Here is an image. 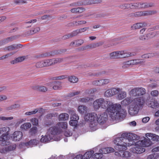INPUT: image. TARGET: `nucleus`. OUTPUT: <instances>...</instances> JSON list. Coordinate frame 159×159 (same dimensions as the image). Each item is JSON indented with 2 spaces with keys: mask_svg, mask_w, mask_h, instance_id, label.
Returning a JSON list of instances; mask_svg holds the SVG:
<instances>
[{
  "mask_svg": "<svg viewBox=\"0 0 159 159\" xmlns=\"http://www.w3.org/2000/svg\"><path fill=\"white\" fill-rule=\"evenodd\" d=\"M149 106L152 108H155L158 107L159 104L157 101L154 100L151 102L149 104Z\"/></svg>",
  "mask_w": 159,
  "mask_h": 159,
  "instance_id": "obj_48",
  "label": "nucleus"
},
{
  "mask_svg": "<svg viewBox=\"0 0 159 159\" xmlns=\"http://www.w3.org/2000/svg\"><path fill=\"white\" fill-rule=\"evenodd\" d=\"M147 138H144L143 140L142 141H139L137 142L136 144L139 146H143L146 147L149 146L152 144V143L150 140L151 139L150 137L148 136Z\"/></svg>",
  "mask_w": 159,
  "mask_h": 159,
  "instance_id": "obj_5",
  "label": "nucleus"
},
{
  "mask_svg": "<svg viewBox=\"0 0 159 159\" xmlns=\"http://www.w3.org/2000/svg\"><path fill=\"white\" fill-rule=\"evenodd\" d=\"M78 121L77 120L74 119H71L69 121V124L72 126H76L77 125Z\"/></svg>",
  "mask_w": 159,
  "mask_h": 159,
  "instance_id": "obj_58",
  "label": "nucleus"
},
{
  "mask_svg": "<svg viewBox=\"0 0 159 159\" xmlns=\"http://www.w3.org/2000/svg\"><path fill=\"white\" fill-rule=\"evenodd\" d=\"M79 32L78 30V29L73 31L71 33H70V36L71 38L76 36L77 35V34H79Z\"/></svg>",
  "mask_w": 159,
  "mask_h": 159,
  "instance_id": "obj_64",
  "label": "nucleus"
},
{
  "mask_svg": "<svg viewBox=\"0 0 159 159\" xmlns=\"http://www.w3.org/2000/svg\"><path fill=\"white\" fill-rule=\"evenodd\" d=\"M140 2L133 3L129 4V7L131 9H136L140 8Z\"/></svg>",
  "mask_w": 159,
  "mask_h": 159,
  "instance_id": "obj_34",
  "label": "nucleus"
},
{
  "mask_svg": "<svg viewBox=\"0 0 159 159\" xmlns=\"http://www.w3.org/2000/svg\"><path fill=\"white\" fill-rule=\"evenodd\" d=\"M150 137L151 139L154 141H159V136L154 134H152L151 133H147L146 134V137Z\"/></svg>",
  "mask_w": 159,
  "mask_h": 159,
  "instance_id": "obj_23",
  "label": "nucleus"
},
{
  "mask_svg": "<svg viewBox=\"0 0 159 159\" xmlns=\"http://www.w3.org/2000/svg\"><path fill=\"white\" fill-rule=\"evenodd\" d=\"M122 137L117 138L114 140V143L116 145L125 144V140Z\"/></svg>",
  "mask_w": 159,
  "mask_h": 159,
  "instance_id": "obj_31",
  "label": "nucleus"
},
{
  "mask_svg": "<svg viewBox=\"0 0 159 159\" xmlns=\"http://www.w3.org/2000/svg\"><path fill=\"white\" fill-rule=\"evenodd\" d=\"M129 139L130 140L133 141H134V140H137L140 138V137L139 136L134 134L130 133V135H129Z\"/></svg>",
  "mask_w": 159,
  "mask_h": 159,
  "instance_id": "obj_40",
  "label": "nucleus"
},
{
  "mask_svg": "<svg viewBox=\"0 0 159 159\" xmlns=\"http://www.w3.org/2000/svg\"><path fill=\"white\" fill-rule=\"evenodd\" d=\"M37 132V127L36 126L33 127L30 130V133L31 135H35Z\"/></svg>",
  "mask_w": 159,
  "mask_h": 159,
  "instance_id": "obj_50",
  "label": "nucleus"
},
{
  "mask_svg": "<svg viewBox=\"0 0 159 159\" xmlns=\"http://www.w3.org/2000/svg\"><path fill=\"white\" fill-rule=\"evenodd\" d=\"M93 105L95 110L98 109L100 107L107 109L110 113V116L113 120H121L125 117L126 111L121 108V106L120 104H113L110 101L100 98L94 101Z\"/></svg>",
  "mask_w": 159,
  "mask_h": 159,
  "instance_id": "obj_1",
  "label": "nucleus"
},
{
  "mask_svg": "<svg viewBox=\"0 0 159 159\" xmlns=\"http://www.w3.org/2000/svg\"><path fill=\"white\" fill-rule=\"evenodd\" d=\"M134 153L141 154L145 151V149L142 147H135L133 149Z\"/></svg>",
  "mask_w": 159,
  "mask_h": 159,
  "instance_id": "obj_29",
  "label": "nucleus"
},
{
  "mask_svg": "<svg viewBox=\"0 0 159 159\" xmlns=\"http://www.w3.org/2000/svg\"><path fill=\"white\" fill-rule=\"evenodd\" d=\"M59 120H66L68 119L69 115L67 114L63 113L60 114L59 116Z\"/></svg>",
  "mask_w": 159,
  "mask_h": 159,
  "instance_id": "obj_30",
  "label": "nucleus"
},
{
  "mask_svg": "<svg viewBox=\"0 0 159 159\" xmlns=\"http://www.w3.org/2000/svg\"><path fill=\"white\" fill-rule=\"evenodd\" d=\"M92 158L93 159H101L103 157L102 154L100 152V153H96L94 155L92 156Z\"/></svg>",
  "mask_w": 159,
  "mask_h": 159,
  "instance_id": "obj_47",
  "label": "nucleus"
},
{
  "mask_svg": "<svg viewBox=\"0 0 159 159\" xmlns=\"http://www.w3.org/2000/svg\"><path fill=\"white\" fill-rule=\"evenodd\" d=\"M115 148L116 150H118L120 152V151H125L127 149V148L125 144H120L116 145L115 146Z\"/></svg>",
  "mask_w": 159,
  "mask_h": 159,
  "instance_id": "obj_24",
  "label": "nucleus"
},
{
  "mask_svg": "<svg viewBox=\"0 0 159 159\" xmlns=\"http://www.w3.org/2000/svg\"><path fill=\"white\" fill-rule=\"evenodd\" d=\"M9 128L8 127H4L0 128V130L2 133L3 134H5L6 132H7L8 133Z\"/></svg>",
  "mask_w": 159,
  "mask_h": 159,
  "instance_id": "obj_60",
  "label": "nucleus"
},
{
  "mask_svg": "<svg viewBox=\"0 0 159 159\" xmlns=\"http://www.w3.org/2000/svg\"><path fill=\"white\" fill-rule=\"evenodd\" d=\"M139 108L137 106H131L129 108V113L131 116H135L138 113Z\"/></svg>",
  "mask_w": 159,
  "mask_h": 159,
  "instance_id": "obj_15",
  "label": "nucleus"
},
{
  "mask_svg": "<svg viewBox=\"0 0 159 159\" xmlns=\"http://www.w3.org/2000/svg\"><path fill=\"white\" fill-rule=\"evenodd\" d=\"M134 101L135 102V106H137L139 108L141 107L144 103V102L142 98L139 97L135 98Z\"/></svg>",
  "mask_w": 159,
  "mask_h": 159,
  "instance_id": "obj_18",
  "label": "nucleus"
},
{
  "mask_svg": "<svg viewBox=\"0 0 159 159\" xmlns=\"http://www.w3.org/2000/svg\"><path fill=\"white\" fill-rule=\"evenodd\" d=\"M132 101L133 100L132 99L130 98H127L121 101V104L122 105L125 106L130 104Z\"/></svg>",
  "mask_w": 159,
  "mask_h": 159,
  "instance_id": "obj_38",
  "label": "nucleus"
},
{
  "mask_svg": "<svg viewBox=\"0 0 159 159\" xmlns=\"http://www.w3.org/2000/svg\"><path fill=\"white\" fill-rule=\"evenodd\" d=\"M67 51L66 49H57L53 51L50 52V53H45V56H48L51 55H54L58 54H61Z\"/></svg>",
  "mask_w": 159,
  "mask_h": 159,
  "instance_id": "obj_14",
  "label": "nucleus"
},
{
  "mask_svg": "<svg viewBox=\"0 0 159 159\" xmlns=\"http://www.w3.org/2000/svg\"><path fill=\"white\" fill-rule=\"evenodd\" d=\"M159 157L158 154L157 153H154L150 154L147 156V159H157Z\"/></svg>",
  "mask_w": 159,
  "mask_h": 159,
  "instance_id": "obj_46",
  "label": "nucleus"
},
{
  "mask_svg": "<svg viewBox=\"0 0 159 159\" xmlns=\"http://www.w3.org/2000/svg\"><path fill=\"white\" fill-rule=\"evenodd\" d=\"M134 61L133 60L129 61H127L124 63V66H123V68H125V66L127 67L126 66L127 65H134Z\"/></svg>",
  "mask_w": 159,
  "mask_h": 159,
  "instance_id": "obj_61",
  "label": "nucleus"
},
{
  "mask_svg": "<svg viewBox=\"0 0 159 159\" xmlns=\"http://www.w3.org/2000/svg\"><path fill=\"white\" fill-rule=\"evenodd\" d=\"M140 8H146L149 7H153L154 6V3L152 2H140Z\"/></svg>",
  "mask_w": 159,
  "mask_h": 159,
  "instance_id": "obj_26",
  "label": "nucleus"
},
{
  "mask_svg": "<svg viewBox=\"0 0 159 159\" xmlns=\"http://www.w3.org/2000/svg\"><path fill=\"white\" fill-rule=\"evenodd\" d=\"M42 137L40 139V141L41 142L46 143L48 142L52 139L53 136L51 135L48 132L46 134L45 136L42 135Z\"/></svg>",
  "mask_w": 159,
  "mask_h": 159,
  "instance_id": "obj_17",
  "label": "nucleus"
},
{
  "mask_svg": "<svg viewBox=\"0 0 159 159\" xmlns=\"http://www.w3.org/2000/svg\"><path fill=\"white\" fill-rule=\"evenodd\" d=\"M111 89L113 95L118 94L120 89L119 88H113Z\"/></svg>",
  "mask_w": 159,
  "mask_h": 159,
  "instance_id": "obj_59",
  "label": "nucleus"
},
{
  "mask_svg": "<svg viewBox=\"0 0 159 159\" xmlns=\"http://www.w3.org/2000/svg\"><path fill=\"white\" fill-rule=\"evenodd\" d=\"M6 147L7 152H9L15 150L16 148V145L12 144Z\"/></svg>",
  "mask_w": 159,
  "mask_h": 159,
  "instance_id": "obj_45",
  "label": "nucleus"
},
{
  "mask_svg": "<svg viewBox=\"0 0 159 159\" xmlns=\"http://www.w3.org/2000/svg\"><path fill=\"white\" fill-rule=\"evenodd\" d=\"M101 0H85L80 1L74 3L75 6L88 5L93 4L99 3L102 2Z\"/></svg>",
  "mask_w": 159,
  "mask_h": 159,
  "instance_id": "obj_2",
  "label": "nucleus"
},
{
  "mask_svg": "<svg viewBox=\"0 0 159 159\" xmlns=\"http://www.w3.org/2000/svg\"><path fill=\"white\" fill-rule=\"evenodd\" d=\"M114 149L111 147H107L103 148L100 150V152L102 154H107L114 152Z\"/></svg>",
  "mask_w": 159,
  "mask_h": 159,
  "instance_id": "obj_22",
  "label": "nucleus"
},
{
  "mask_svg": "<svg viewBox=\"0 0 159 159\" xmlns=\"http://www.w3.org/2000/svg\"><path fill=\"white\" fill-rule=\"evenodd\" d=\"M39 112L40 114V115L39 116V117H41L43 115V111L42 108L35 109L33 111L27 112L25 113V114L26 115H31L32 114H35Z\"/></svg>",
  "mask_w": 159,
  "mask_h": 159,
  "instance_id": "obj_19",
  "label": "nucleus"
},
{
  "mask_svg": "<svg viewBox=\"0 0 159 159\" xmlns=\"http://www.w3.org/2000/svg\"><path fill=\"white\" fill-rule=\"evenodd\" d=\"M39 141L36 139H31L26 143V146H29L31 147L35 146L39 143Z\"/></svg>",
  "mask_w": 159,
  "mask_h": 159,
  "instance_id": "obj_33",
  "label": "nucleus"
},
{
  "mask_svg": "<svg viewBox=\"0 0 159 159\" xmlns=\"http://www.w3.org/2000/svg\"><path fill=\"white\" fill-rule=\"evenodd\" d=\"M19 45L13 44L5 47V50L10 51L14 50L17 49L18 48V46Z\"/></svg>",
  "mask_w": 159,
  "mask_h": 159,
  "instance_id": "obj_35",
  "label": "nucleus"
},
{
  "mask_svg": "<svg viewBox=\"0 0 159 159\" xmlns=\"http://www.w3.org/2000/svg\"><path fill=\"white\" fill-rule=\"evenodd\" d=\"M31 126V124L30 123H25L20 126V128L22 129L26 130L30 128Z\"/></svg>",
  "mask_w": 159,
  "mask_h": 159,
  "instance_id": "obj_41",
  "label": "nucleus"
},
{
  "mask_svg": "<svg viewBox=\"0 0 159 159\" xmlns=\"http://www.w3.org/2000/svg\"><path fill=\"white\" fill-rule=\"evenodd\" d=\"M119 91L117 96V98L119 99H123L126 96V93L125 91H122L121 89H120Z\"/></svg>",
  "mask_w": 159,
  "mask_h": 159,
  "instance_id": "obj_28",
  "label": "nucleus"
},
{
  "mask_svg": "<svg viewBox=\"0 0 159 159\" xmlns=\"http://www.w3.org/2000/svg\"><path fill=\"white\" fill-rule=\"evenodd\" d=\"M68 80L71 83H75L78 81V78L74 76H71L68 77Z\"/></svg>",
  "mask_w": 159,
  "mask_h": 159,
  "instance_id": "obj_43",
  "label": "nucleus"
},
{
  "mask_svg": "<svg viewBox=\"0 0 159 159\" xmlns=\"http://www.w3.org/2000/svg\"><path fill=\"white\" fill-rule=\"evenodd\" d=\"M130 94L133 97H139L144 94L146 93L145 89L143 88H136L132 89Z\"/></svg>",
  "mask_w": 159,
  "mask_h": 159,
  "instance_id": "obj_3",
  "label": "nucleus"
},
{
  "mask_svg": "<svg viewBox=\"0 0 159 159\" xmlns=\"http://www.w3.org/2000/svg\"><path fill=\"white\" fill-rule=\"evenodd\" d=\"M86 107L85 106L80 105L79 106L78 109V111L80 113L82 114L84 113Z\"/></svg>",
  "mask_w": 159,
  "mask_h": 159,
  "instance_id": "obj_55",
  "label": "nucleus"
},
{
  "mask_svg": "<svg viewBox=\"0 0 159 159\" xmlns=\"http://www.w3.org/2000/svg\"><path fill=\"white\" fill-rule=\"evenodd\" d=\"M43 62L44 66H48L52 65L51 59L45 60L43 61Z\"/></svg>",
  "mask_w": 159,
  "mask_h": 159,
  "instance_id": "obj_53",
  "label": "nucleus"
},
{
  "mask_svg": "<svg viewBox=\"0 0 159 159\" xmlns=\"http://www.w3.org/2000/svg\"><path fill=\"white\" fill-rule=\"evenodd\" d=\"M60 132V129L56 126L51 127L48 129V132L51 135H55L57 134Z\"/></svg>",
  "mask_w": 159,
  "mask_h": 159,
  "instance_id": "obj_16",
  "label": "nucleus"
},
{
  "mask_svg": "<svg viewBox=\"0 0 159 159\" xmlns=\"http://www.w3.org/2000/svg\"><path fill=\"white\" fill-rule=\"evenodd\" d=\"M141 24L140 23H138L134 24L131 27V29L132 30H134L136 29H139L141 28Z\"/></svg>",
  "mask_w": 159,
  "mask_h": 159,
  "instance_id": "obj_54",
  "label": "nucleus"
},
{
  "mask_svg": "<svg viewBox=\"0 0 159 159\" xmlns=\"http://www.w3.org/2000/svg\"><path fill=\"white\" fill-rule=\"evenodd\" d=\"M30 121L34 125H37L38 124V120L37 118H32L31 119Z\"/></svg>",
  "mask_w": 159,
  "mask_h": 159,
  "instance_id": "obj_63",
  "label": "nucleus"
},
{
  "mask_svg": "<svg viewBox=\"0 0 159 159\" xmlns=\"http://www.w3.org/2000/svg\"><path fill=\"white\" fill-rule=\"evenodd\" d=\"M124 140H125V145L126 146V147L127 146H130L132 145H134V144H135L136 146H138L136 144V143L137 142L135 143L134 141L130 140L129 138L128 139H124Z\"/></svg>",
  "mask_w": 159,
  "mask_h": 159,
  "instance_id": "obj_32",
  "label": "nucleus"
},
{
  "mask_svg": "<svg viewBox=\"0 0 159 159\" xmlns=\"http://www.w3.org/2000/svg\"><path fill=\"white\" fill-rule=\"evenodd\" d=\"M133 61H134V65L135 64H141L145 62L144 60L142 59H135L133 60Z\"/></svg>",
  "mask_w": 159,
  "mask_h": 159,
  "instance_id": "obj_62",
  "label": "nucleus"
},
{
  "mask_svg": "<svg viewBox=\"0 0 159 159\" xmlns=\"http://www.w3.org/2000/svg\"><path fill=\"white\" fill-rule=\"evenodd\" d=\"M121 154H120L121 157H128L130 156V153L128 151H123L122 152H120Z\"/></svg>",
  "mask_w": 159,
  "mask_h": 159,
  "instance_id": "obj_44",
  "label": "nucleus"
},
{
  "mask_svg": "<svg viewBox=\"0 0 159 159\" xmlns=\"http://www.w3.org/2000/svg\"><path fill=\"white\" fill-rule=\"evenodd\" d=\"M58 126L60 130V128H62L64 129H66L67 128V123L66 122H60L58 123ZM61 130H60V131Z\"/></svg>",
  "mask_w": 159,
  "mask_h": 159,
  "instance_id": "obj_42",
  "label": "nucleus"
},
{
  "mask_svg": "<svg viewBox=\"0 0 159 159\" xmlns=\"http://www.w3.org/2000/svg\"><path fill=\"white\" fill-rule=\"evenodd\" d=\"M94 153V152L93 150L88 151L86 152L84 155H82V159H89Z\"/></svg>",
  "mask_w": 159,
  "mask_h": 159,
  "instance_id": "obj_27",
  "label": "nucleus"
},
{
  "mask_svg": "<svg viewBox=\"0 0 159 159\" xmlns=\"http://www.w3.org/2000/svg\"><path fill=\"white\" fill-rule=\"evenodd\" d=\"M31 88L34 90L42 92H45L48 90V88L45 86L40 85H33L31 87Z\"/></svg>",
  "mask_w": 159,
  "mask_h": 159,
  "instance_id": "obj_13",
  "label": "nucleus"
},
{
  "mask_svg": "<svg viewBox=\"0 0 159 159\" xmlns=\"http://www.w3.org/2000/svg\"><path fill=\"white\" fill-rule=\"evenodd\" d=\"M97 114L95 113L87 114L84 117V119L86 121L92 122L97 120Z\"/></svg>",
  "mask_w": 159,
  "mask_h": 159,
  "instance_id": "obj_12",
  "label": "nucleus"
},
{
  "mask_svg": "<svg viewBox=\"0 0 159 159\" xmlns=\"http://www.w3.org/2000/svg\"><path fill=\"white\" fill-rule=\"evenodd\" d=\"M104 95L105 96L107 97L113 96L111 89L107 90L105 92Z\"/></svg>",
  "mask_w": 159,
  "mask_h": 159,
  "instance_id": "obj_57",
  "label": "nucleus"
},
{
  "mask_svg": "<svg viewBox=\"0 0 159 159\" xmlns=\"http://www.w3.org/2000/svg\"><path fill=\"white\" fill-rule=\"evenodd\" d=\"M103 44L102 42H99L97 43H91L84 46H83L80 48L81 50L84 51L88 50L89 49L95 48L96 47L102 45Z\"/></svg>",
  "mask_w": 159,
  "mask_h": 159,
  "instance_id": "obj_6",
  "label": "nucleus"
},
{
  "mask_svg": "<svg viewBox=\"0 0 159 159\" xmlns=\"http://www.w3.org/2000/svg\"><path fill=\"white\" fill-rule=\"evenodd\" d=\"M15 52H10L6 54L1 57H0V60H4L11 56L14 54Z\"/></svg>",
  "mask_w": 159,
  "mask_h": 159,
  "instance_id": "obj_51",
  "label": "nucleus"
},
{
  "mask_svg": "<svg viewBox=\"0 0 159 159\" xmlns=\"http://www.w3.org/2000/svg\"><path fill=\"white\" fill-rule=\"evenodd\" d=\"M64 59L63 58H56V59H51L52 65L57 63L61 62L63 61Z\"/></svg>",
  "mask_w": 159,
  "mask_h": 159,
  "instance_id": "obj_49",
  "label": "nucleus"
},
{
  "mask_svg": "<svg viewBox=\"0 0 159 159\" xmlns=\"http://www.w3.org/2000/svg\"><path fill=\"white\" fill-rule=\"evenodd\" d=\"M84 43V41L82 39H78L74 42H71L70 45L71 47H79Z\"/></svg>",
  "mask_w": 159,
  "mask_h": 159,
  "instance_id": "obj_20",
  "label": "nucleus"
},
{
  "mask_svg": "<svg viewBox=\"0 0 159 159\" xmlns=\"http://www.w3.org/2000/svg\"><path fill=\"white\" fill-rule=\"evenodd\" d=\"M155 53H148L142 55L141 57L143 58H148L152 57L155 56Z\"/></svg>",
  "mask_w": 159,
  "mask_h": 159,
  "instance_id": "obj_52",
  "label": "nucleus"
},
{
  "mask_svg": "<svg viewBox=\"0 0 159 159\" xmlns=\"http://www.w3.org/2000/svg\"><path fill=\"white\" fill-rule=\"evenodd\" d=\"M156 13V11H145L135 12V17L146 16L154 14Z\"/></svg>",
  "mask_w": 159,
  "mask_h": 159,
  "instance_id": "obj_7",
  "label": "nucleus"
},
{
  "mask_svg": "<svg viewBox=\"0 0 159 159\" xmlns=\"http://www.w3.org/2000/svg\"><path fill=\"white\" fill-rule=\"evenodd\" d=\"M108 116L107 113L103 112L99 116H98L97 120L98 123L103 125L105 123L107 120Z\"/></svg>",
  "mask_w": 159,
  "mask_h": 159,
  "instance_id": "obj_9",
  "label": "nucleus"
},
{
  "mask_svg": "<svg viewBox=\"0 0 159 159\" xmlns=\"http://www.w3.org/2000/svg\"><path fill=\"white\" fill-rule=\"evenodd\" d=\"M23 137V134L20 131H16L13 134L11 138L13 141H19L21 140Z\"/></svg>",
  "mask_w": 159,
  "mask_h": 159,
  "instance_id": "obj_11",
  "label": "nucleus"
},
{
  "mask_svg": "<svg viewBox=\"0 0 159 159\" xmlns=\"http://www.w3.org/2000/svg\"><path fill=\"white\" fill-rule=\"evenodd\" d=\"M9 133L7 132L5 134H2L1 136L0 137V141H2V140H9V137L8 136Z\"/></svg>",
  "mask_w": 159,
  "mask_h": 159,
  "instance_id": "obj_39",
  "label": "nucleus"
},
{
  "mask_svg": "<svg viewBox=\"0 0 159 159\" xmlns=\"http://www.w3.org/2000/svg\"><path fill=\"white\" fill-rule=\"evenodd\" d=\"M40 30V28L39 27H34L32 28L30 30L25 32L23 35L24 37H27L29 36L34 34Z\"/></svg>",
  "mask_w": 159,
  "mask_h": 159,
  "instance_id": "obj_10",
  "label": "nucleus"
},
{
  "mask_svg": "<svg viewBox=\"0 0 159 159\" xmlns=\"http://www.w3.org/2000/svg\"><path fill=\"white\" fill-rule=\"evenodd\" d=\"M20 105L18 104H15L9 107H7L6 109L7 110L10 111L19 108Z\"/></svg>",
  "mask_w": 159,
  "mask_h": 159,
  "instance_id": "obj_37",
  "label": "nucleus"
},
{
  "mask_svg": "<svg viewBox=\"0 0 159 159\" xmlns=\"http://www.w3.org/2000/svg\"><path fill=\"white\" fill-rule=\"evenodd\" d=\"M20 37V35H17L3 39L0 41V46L11 42L14 39L19 38Z\"/></svg>",
  "mask_w": 159,
  "mask_h": 159,
  "instance_id": "obj_8",
  "label": "nucleus"
},
{
  "mask_svg": "<svg viewBox=\"0 0 159 159\" xmlns=\"http://www.w3.org/2000/svg\"><path fill=\"white\" fill-rule=\"evenodd\" d=\"M102 79L97 80L93 81L92 83L94 85L100 86L102 85Z\"/></svg>",
  "mask_w": 159,
  "mask_h": 159,
  "instance_id": "obj_56",
  "label": "nucleus"
},
{
  "mask_svg": "<svg viewBox=\"0 0 159 159\" xmlns=\"http://www.w3.org/2000/svg\"><path fill=\"white\" fill-rule=\"evenodd\" d=\"M58 114L57 113H52L48 114L45 117L47 120L45 123V124L47 126H50L53 124L54 121L52 120L53 117L58 116Z\"/></svg>",
  "mask_w": 159,
  "mask_h": 159,
  "instance_id": "obj_4",
  "label": "nucleus"
},
{
  "mask_svg": "<svg viewBox=\"0 0 159 159\" xmlns=\"http://www.w3.org/2000/svg\"><path fill=\"white\" fill-rule=\"evenodd\" d=\"M119 51L117 52H113L110 54V58L111 59H115L120 58Z\"/></svg>",
  "mask_w": 159,
  "mask_h": 159,
  "instance_id": "obj_36",
  "label": "nucleus"
},
{
  "mask_svg": "<svg viewBox=\"0 0 159 159\" xmlns=\"http://www.w3.org/2000/svg\"><path fill=\"white\" fill-rule=\"evenodd\" d=\"M53 89L54 90L60 89L61 87V82L59 81H56L52 82Z\"/></svg>",
  "mask_w": 159,
  "mask_h": 159,
  "instance_id": "obj_25",
  "label": "nucleus"
},
{
  "mask_svg": "<svg viewBox=\"0 0 159 159\" xmlns=\"http://www.w3.org/2000/svg\"><path fill=\"white\" fill-rule=\"evenodd\" d=\"M119 54L120 58H124L135 55L131 53H127L126 51H119Z\"/></svg>",
  "mask_w": 159,
  "mask_h": 159,
  "instance_id": "obj_21",
  "label": "nucleus"
}]
</instances>
